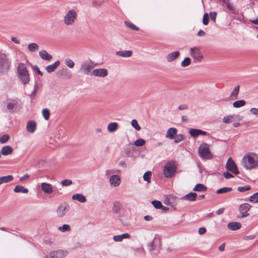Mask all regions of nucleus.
Wrapping results in <instances>:
<instances>
[{"label":"nucleus","instance_id":"obj_38","mask_svg":"<svg viewBox=\"0 0 258 258\" xmlns=\"http://www.w3.org/2000/svg\"><path fill=\"white\" fill-rule=\"evenodd\" d=\"M28 48L30 51H36L38 50L39 46L37 44L35 43H32L28 45Z\"/></svg>","mask_w":258,"mask_h":258},{"label":"nucleus","instance_id":"obj_62","mask_svg":"<svg viewBox=\"0 0 258 258\" xmlns=\"http://www.w3.org/2000/svg\"><path fill=\"white\" fill-rule=\"evenodd\" d=\"M29 178V175L28 174H24L22 177L20 178V181H23Z\"/></svg>","mask_w":258,"mask_h":258},{"label":"nucleus","instance_id":"obj_49","mask_svg":"<svg viewBox=\"0 0 258 258\" xmlns=\"http://www.w3.org/2000/svg\"><path fill=\"white\" fill-rule=\"evenodd\" d=\"M65 64L70 68H73L74 67V62L70 58H67L65 60Z\"/></svg>","mask_w":258,"mask_h":258},{"label":"nucleus","instance_id":"obj_1","mask_svg":"<svg viewBox=\"0 0 258 258\" xmlns=\"http://www.w3.org/2000/svg\"><path fill=\"white\" fill-rule=\"evenodd\" d=\"M242 164L247 170L256 168L258 166V154L254 153H248L243 156Z\"/></svg>","mask_w":258,"mask_h":258},{"label":"nucleus","instance_id":"obj_6","mask_svg":"<svg viewBox=\"0 0 258 258\" xmlns=\"http://www.w3.org/2000/svg\"><path fill=\"white\" fill-rule=\"evenodd\" d=\"M200 156L205 159H212L213 158L211 154L209 145L206 143L202 144L199 148Z\"/></svg>","mask_w":258,"mask_h":258},{"label":"nucleus","instance_id":"obj_3","mask_svg":"<svg viewBox=\"0 0 258 258\" xmlns=\"http://www.w3.org/2000/svg\"><path fill=\"white\" fill-rule=\"evenodd\" d=\"M18 78L23 84H27L30 81V77L26 65L24 63L19 64L18 69Z\"/></svg>","mask_w":258,"mask_h":258},{"label":"nucleus","instance_id":"obj_8","mask_svg":"<svg viewBox=\"0 0 258 258\" xmlns=\"http://www.w3.org/2000/svg\"><path fill=\"white\" fill-rule=\"evenodd\" d=\"M96 66L94 62L91 59L84 61L81 65L79 71L88 75L91 70Z\"/></svg>","mask_w":258,"mask_h":258},{"label":"nucleus","instance_id":"obj_39","mask_svg":"<svg viewBox=\"0 0 258 258\" xmlns=\"http://www.w3.org/2000/svg\"><path fill=\"white\" fill-rule=\"evenodd\" d=\"M174 139V142L176 143H178L184 140L185 139V137L183 134H176Z\"/></svg>","mask_w":258,"mask_h":258},{"label":"nucleus","instance_id":"obj_11","mask_svg":"<svg viewBox=\"0 0 258 258\" xmlns=\"http://www.w3.org/2000/svg\"><path fill=\"white\" fill-rule=\"evenodd\" d=\"M226 169L234 173V174H239V172L238 170L237 167L234 162V161L231 159V158H229L226 163Z\"/></svg>","mask_w":258,"mask_h":258},{"label":"nucleus","instance_id":"obj_10","mask_svg":"<svg viewBox=\"0 0 258 258\" xmlns=\"http://www.w3.org/2000/svg\"><path fill=\"white\" fill-rule=\"evenodd\" d=\"M56 76L57 77L63 79H70L72 77L71 72L67 68L58 71L56 73Z\"/></svg>","mask_w":258,"mask_h":258},{"label":"nucleus","instance_id":"obj_31","mask_svg":"<svg viewBox=\"0 0 258 258\" xmlns=\"http://www.w3.org/2000/svg\"><path fill=\"white\" fill-rule=\"evenodd\" d=\"M14 177L13 175H9L7 176L0 177V185L3 183H8L13 180Z\"/></svg>","mask_w":258,"mask_h":258},{"label":"nucleus","instance_id":"obj_29","mask_svg":"<svg viewBox=\"0 0 258 258\" xmlns=\"http://www.w3.org/2000/svg\"><path fill=\"white\" fill-rule=\"evenodd\" d=\"M240 89V86L237 85L233 89V91L230 94V97L232 100H235L237 98Z\"/></svg>","mask_w":258,"mask_h":258},{"label":"nucleus","instance_id":"obj_60","mask_svg":"<svg viewBox=\"0 0 258 258\" xmlns=\"http://www.w3.org/2000/svg\"><path fill=\"white\" fill-rule=\"evenodd\" d=\"M188 106L187 104H182L178 106V109L182 110H185L188 109Z\"/></svg>","mask_w":258,"mask_h":258},{"label":"nucleus","instance_id":"obj_57","mask_svg":"<svg viewBox=\"0 0 258 258\" xmlns=\"http://www.w3.org/2000/svg\"><path fill=\"white\" fill-rule=\"evenodd\" d=\"M224 175L226 179H230L233 177V175L228 171L224 172Z\"/></svg>","mask_w":258,"mask_h":258},{"label":"nucleus","instance_id":"obj_14","mask_svg":"<svg viewBox=\"0 0 258 258\" xmlns=\"http://www.w3.org/2000/svg\"><path fill=\"white\" fill-rule=\"evenodd\" d=\"M18 101L16 100H9L7 103V109L10 113L15 112L17 109Z\"/></svg>","mask_w":258,"mask_h":258},{"label":"nucleus","instance_id":"obj_45","mask_svg":"<svg viewBox=\"0 0 258 258\" xmlns=\"http://www.w3.org/2000/svg\"><path fill=\"white\" fill-rule=\"evenodd\" d=\"M249 201L253 203H258V192L254 193L249 197Z\"/></svg>","mask_w":258,"mask_h":258},{"label":"nucleus","instance_id":"obj_23","mask_svg":"<svg viewBox=\"0 0 258 258\" xmlns=\"http://www.w3.org/2000/svg\"><path fill=\"white\" fill-rule=\"evenodd\" d=\"M177 132V130L176 128L170 127L167 130L166 137L170 139H173L176 136Z\"/></svg>","mask_w":258,"mask_h":258},{"label":"nucleus","instance_id":"obj_64","mask_svg":"<svg viewBox=\"0 0 258 258\" xmlns=\"http://www.w3.org/2000/svg\"><path fill=\"white\" fill-rule=\"evenodd\" d=\"M224 210H225V209L222 208H220L219 209H218L217 211H216V214L217 215H221L222 214H223L224 212Z\"/></svg>","mask_w":258,"mask_h":258},{"label":"nucleus","instance_id":"obj_42","mask_svg":"<svg viewBox=\"0 0 258 258\" xmlns=\"http://www.w3.org/2000/svg\"><path fill=\"white\" fill-rule=\"evenodd\" d=\"M189 133L191 136L193 137H197L200 135V130L190 128L189 131Z\"/></svg>","mask_w":258,"mask_h":258},{"label":"nucleus","instance_id":"obj_21","mask_svg":"<svg viewBox=\"0 0 258 258\" xmlns=\"http://www.w3.org/2000/svg\"><path fill=\"white\" fill-rule=\"evenodd\" d=\"M39 54L40 57L43 60L50 61L52 58L51 55L49 54L46 50H40Z\"/></svg>","mask_w":258,"mask_h":258},{"label":"nucleus","instance_id":"obj_20","mask_svg":"<svg viewBox=\"0 0 258 258\" xmlns=\"http://www.w3.org/2000/svg\"><path fill=\"white\" fill-rule=\"evenodd\" d=\"M180 55L178 51H175L167 55L166 58L168 62H172L177 58Z\"/></svg>","mask_w":258,"mask_h":258},{"label":"nucleus","instance_id":"obj_34","mask_svg":"<svg viewBox=\"0 0 258 258\" xmlns=\"http://www.w3.org/2000/svg\"><path fill=\"white\" fill-rule=\"evenodd\" d=\"M118 126V123L115 122H111L108 125L107 130L109 132H113L117 129Z\"/></svg>","mask_w":258,"mask_h":258},{"label":"nucleus","instance_id":"obj_55","mask_svg":"<svg viewBox=\"0 0 258 258\" xmlns=\"http://www.w3.org/2000/svg\"><path fill=\"white\" fill-rule=\"evenodd\" d=\"M211 20L214 22H216L217 16V13L215 12H211L209 14Z\"/></svg>","mask_w":258,"mask_h":258},{"label":"nucleus","instance_id":"obj_48","mask_svg":"<svg viewBox=\"0 0 258 258\" xmlns=\"http://www.w3.org/2000/svg\"><path fill=\"white\" fill-rule=\"evenodd\" d=\"M42 114L45 120H48L50 116V112L48 109L45 108L42 110Z\"/></svg>","mask_w":258,"mask_h":258},{"label":"nucleus","instance_id":"obj_63","mask_svg":"<svg viewBox=\"0 0 258 258\" xmlns=\"http://www.w3.org/2000/svg\"><path fill=\"white\" fill-rule=\"evenodd\" d=\"M123 152L124 153L126 156H130V149L128 148H126L124 149Z\"/></svg>","mask_w":258,"mask_h":258},{"label":"nucleus","instance_id":"obj_18","mask_svg":"<svg viewBox=\"0 0 258 258\" xmlns=\"http://www.w3.org/2000/svg\"><path fill=\"white\" fill-rule=\"evenodd\" d=\"M42 190L46 194H50L53 192L52 185L47 183L43 182L41 184Z\"/></svg>","mask_w":258,"mask_h":258},{"label":"nucleus","instance_id":"obj_27","mask_svg":"<svg viewBox=\"0 0 258 258\" xmlns=\"http://www.w3.org/2000/svg\"><path fill=\"white\" fill-rule=\"evenodd\" d=\"M27 130L28 132L33 133L35 132L36 127V124L34 121H29L27 124Z\"/></svg>","mask_w":258,"mask_h":258},{"label":"nucleus","instance_id":"obj_25","mask_svg":"<svg viewBox=\"0 0 258 258\" xmlns=\"http://www.w3.org/2000/svg\"><path fill=\"white\" fill-rule=\"evenodd\" d=\"M131 237V235L128 233H123L121 235H115L113 237V239L114 241L120 242L123 239H127Z\"/></svg>","mask_w":258,"mask_h":258},{"label":"nucleus","instance_id":"obj_43","mask_svg":"<svg viewBox=\"0 0 258 258\" xmlns=\"http://www.w3.org/2000/svg\"><path fill=\"white\" fill-rule=\"evenodd\" d=\"M191 63V59L189 57H185L181 62L182 67H186Z\"/></svg>","mask_w":258,"mask_h":258},{"label":"nucleus","instance_id":"obj_52","mask_svg":"<svg viewBox=\"0 0 258 258\" xmlns=\"http://www.w3.org/2000/svg\"><path fill=\"white\" fill-rule=\"evenodd\" d=\"M72 183V181L71 179H64L61 182V184L64 186H69L71 185Z\"/></svg>","mask_w":258,"mask_h":258},{"label":"nucleus","instance_id":"obj_41","mask_svg":"<svg viewBox=\"0 0 258 258\" xmlns=\"http://www.w3.org/2000/svg\"><path fill=\"white\" fill-rule=\"evenodd\" d=\"M146 143L145 140L143 139H139L135 141L134 143V145L137 147H141L144 146Z\"/></svg>","mask_w":258,"mask_h":258},{"label":"nucleus","instance_id":"obj_30","mask_svg":"<svg viewBox=\"0 0 258 258\" xmlns=\"http://www.w3.org/2000/svg\"><path fill=\"white\" fill-rule=\"evenodd\" d=\"M13 152V148L10 146H5L1 150V153L5 156L10 155Z\"/></svg>","mask_w":258,"mask_h":258},{"label":"nucleus","instance_id":"obj_16","mask_svg":"<svg viewBox=\"0 0 258 258\" xmlns=\"http://www.w3.org/2000/svg\"><path fill=\"white\" fill-rule=\"evenodd\" d=\"M241 116L238 115L233 114L224 116L223 118V121L225 123H228L235 120H241Z\"/></svg>","mask_w":258,"mask_h":258},{"label":"nucleus","instance_id":"obj_40","mask_svg":"<svg viewBox=\"0 0 258 258\" xmlns=\"http://www.w3.org/2000/svg\"><path fill=\"white\" fill-rule=\"evenodd\" d=\"M152 175L151 171H146L143 175V179L145 181L150 183L151 181V176Z\"/></svg>","mask_w":258,"mask_h":258},{"label":"nucleus","instance_id":"obj_7","mask_svg":"<svg viewBox=\"0 0 258 258\" xmlns=\"http://www.w3.org/2000/svg\"><path fill=\"white\" fill-rule=\"evenodd\" d=\"M77 18V12L72 9L69 10L63 18V22L66 25H72Z\"/></svg>","mask_w":258,"mask_h":258},{"label":"nucleus","instance_id":"obj_12","mask_svg":"<svg viewBox=\"0 0 258 258\" xmlns=\"http://www.w3.org/2000/svg\"><path fill=\"white\" fill-rule=\"evenodd\" d=\"M191 55L198 61H200L203 58V55L200 52V49L198 47H191L190 49Z\"/></svg>","mask_w":258,"mask_h":258},{"label":"nucleus","instance_id":"obj_19","mask_svg":"<svg viewBox=\"0 0 258 258\" xmlns=\"http://www.w3.org/2000/svg\"><path fill=\"white\" fill-rule=\"evenodd\" d=\"M197 197V194L196 192H190L183 197H181V200H186L190 202L195 201Z\"/></svg>","mask_w":258,"mask_h":258},{"label":"nucleus","instance_id":"obj_33","mask_svg":"<svg viewBox=\"0 0 258 258\" xmlns=\"http://www.w3.org/2000/svg\"><path fill=\"white\" fill-rule=\"evenodd\" d=\"M207 190V187L201 183L197 184L193 189V190L196 191H205Z\"/></svg>","mask_w":258,"mask_h":258},{"label":"nucleus","instance_id":"obj_51","mask_svg":"<svg viewBox=\"0 0 258 258\" xmlns=\"http://www.w3.org/2000/svg\"><path fill=\"white\" fill-rule=\"evenodd\" d=\"M9 136L7 134L3 135L0 137V142L1 143H6L9 140Z\"/></svg>","mask_w":258,"mask_h":258},{"label":"nucleus","instance_id":"obj_59","mask_svg":"<svg viewBox=\"0 0 258 258\" xmlns=\"http://www.w3.org/2000/svg\"><path fill=\"white\" fill-rule=\"evenodd\" d=\"M198 232L199 234H204L206 232V229L205 227H200L199 228Z\"/></svg>","mask_w":258,"mask_h":258},{"label":"nucleus","instance_id":"obj_46","mask_svg":"<svg viewBox=\"0 0 258 258\" xmlns=\"http://www.w3.org/2000/svg\"><path fill=\"white\" fill-rule=\"evenodd\" d=\"M151 203L157 209H160L161 208H162V204L160 201L154 200L152 201Z\"/></svg>","mask_w":258,"mask_h":258},{"label":"nucleus","instance_id":"obj_56","mask_svg":"<svg viewBox=\"0 0 258 258\" xmlns=\"http://www.w3.org/2000/svg\"><path fill=\"white\" fill-rule=\"evenodd\" d=\"M31 66L32 67L33 69L36 72V73L40 75V76L43 75V73L40 71V70L37 66H33V65L31 64Z\"/></svg>","mask_w":258,"mask_h":258},{"label":"nucleus","instance_id":"obj_22","mask_svg":"<svg viewBox=\"0 0 258 258\" xmlns=\"http://www.w3.org/2000/svg\"><path fill=\"white\" fill-rule=\"evenodd\" d=\"M241 227V224L238 222H231L227 225V227L231 230L235 231L239 229Z\"/></svg>","mask_w":258,"mask_h":258},{"label":"nucleus","instance_id":"obj_36","mask_svg":"<svg viewBox=\"0 0 258 258\" xmlns=\"http://www.w3.org/2000/svg\"><path fill=\"white\" fill-rule=\"evenodd\" d=\"M245 104V101L244 100H239L235 101L233 103V106L235 108H239L243 106Z\"/></svg>","mask_w":258,"mask_h":258},{"label":"nucleus","instance_id":"obj_4","mask_svg":"<svg viewBox=\"0 0 258 258\" xmlns=\"http://www.w3.org/2000/svg\"><path fill=\"white\" fill-rule=\"evenodd\" d=\"M177 170V165L174 161H168L164 166L163 174L166 178L173 177Z\"/></svg>","mask_w":258,"mask_h":258},{"label":"nucleus","instance_id":"obj_9","mask_svg":"<svg viewBox=\"0 0 258 258\" xmlns=\"http://www.w3.org/2000/svg\"><path fill=\"white\" fill-rule=\"evenodd\" d=\"M251 207V205L248 203L241 204L238 208L240 215H237V217L238 218H243L248 217L249 216V214L247 212L250 210Z\"/></svg>","mask_w":258,"mask_h":258},{"label":"nucleus","instance_id":"obj_28","mask_svg":"<svg viewBox=\"0 0 258 258\" xmlns=\"http://www.w3.org/2000/svg\"><path fill=\"white\" fill-rule=\"evenodd\" d=\"M72 198L74 200H77L82 203H85L86 201V199L85 196L80 194L73 195Z\"/></svg>","mask_w":258,"mask_h":258},{"label":"nucleus","instance_id":"obj_32","mask_svg":"<svg viewBox=\"0 0 258 258\" xmlns=\"http://www.w3.org/2000/svg\"><path fill=\"white\" fill-rule=\"evenodd\" d=\"M14 191L15 192H22L27 194L28 192V189L22 185H18L15 186V188L14 189Z\"/></svg>","mask_w":258,"mask_h":258},{"label":"nucleus","instance_id":"obj_17","mask_svg":"<svg viewBox=\"0 0 258 258\" xmlns=\"http://www.w3.org/2000/svg\"><path fill=\"white\" fill-rule=\"evenodd\" d=\"M109 182L111 185L117 187L120 183V178L119 175H113L110 177Z\"/></svg>","mask_w":258,"mask_h":258},{"label":"nucleus","instance_id":"obj_50","mask_svg":"<svg viewBox=\"0 0 258 258\" xmlns=\"http://www.w3.org/2000/svg\"><path fill=\"white\" fill-rule=\"evenodd\" d=\"M251 188V187L249 185H247L245 186H239L237 188V190L240 192H244L246 190H250Z\"/></svg>","mask_w":258,"mask_h":258},{"label":"nucleus","instance_id":"obj_47","mask_svg":"<svg viewBox=\"0 0 258 258\" xmlns=\"http://www.w3.org/2000/svg\"><path fill=\"white\" fill-rule=\"evenodd\" d=\"M131 125L133 127H134L137 131H140L141 130V127L139 125L137 120L135 119H134L131 121Z\"/></svg>","mask_w":258,"mask_h":258},{"label":"nucleus","instance_id":"obj_5","mask_svg":"<svg viewBox=\"0 0 258 258\" xmlns=\"http://www.w3.org/2000/svg\"><path fill=\"white\" fill-rule=\"evenodd\" d=\"M11 61L5 53L0 52V73H7L10 67Z\"/></svg>","mask_w":258,"mask_h":258},{"label":"nucleus","instance_id":"obj_35","mask_svg":"<svg viewBox=\"0 0 258 258\" xmlns=\"http://www.w3.org/2000/svg\"><path fill=\"white\" fill-rule=\"evenodd\" d=\"M121 208V204L119 202H116L114 203L112 211L114 213H118Z\"/></svg>","mask_w":258,"mask_h":258},{"label":"nucleus","instance_id":"obj_2","mask_svg":"<svg viewBox=\"0 0 258 258\" xmlns=\"http://www.w3.org/2000/svg\"><path fill=\"white\" fill-rule=\"evenodd\" d=\"M147 246L152 255H157L161 249L162 243L160 237L157 234L155 235L153 240L148 243Z\"/></svg>","mask_w":258,"mask_h":258},{"label":"nucleus","instance_id":"obj_54","mask_svg":"<svg viewBox=\"0 0 258 258\" xmlns=\"http://www.w3.org/2000/svg\"><path fill=\"white\" fill-rule=\"evenodd\" d=\"M58 229L61 231H67L70 230V226L68 224H64L61 227H59Z\"/></svg>","mask_w":258,"mask_h":258},{"label":"nucleus","instance_id":"obj_15","mask_svg":"<svg viewBox=\"0 0 258 258\" xmlns=\"http://www.w3.org/2000/svg\"><path fill=\"white\" fill-rule=\"evenodd\" d=\"M92 74L96 77H105L108 75V71L106 69H96L93 70Z\"/></svg>","mask_w":258,"mask_h":258},{"label":"nucleus","instance_id":"obj_24","mask_svg":"<svg viewBox=\"0 0 258 258\" xmlns=\"http://www.w3.org/2000/svg\"><path fill=\"white\" fill-rule=\"evenodd\" d=\"M132 50H121L116 52V55L122 57H129L132 55Z\"/></svg>","mask_w":258,"mask_h":258},{"label":"nucleus","instance_id":"obj_26","mask_svg":"<svg viewBox=\"0 0 258 258\" xmlns=\"http://www.w3.org/2000/svg\"><path fill=\"white\" fill-rule=\"evenodd\" d=\"M59 64L60 61L59 60H57L54 63L47 66L45 68V70L48 73H52L55 70Z\"/></svg>","mask_w":258,"mask_h":258},{"label":"nucleus","instance_id":"obj_37","mask_svg":"<svg viewBox=\"0 0 258 258\" xmlns=\"http://www.w3.org/2000/svg\"><path fill=\"white\" fill-rule=\"evenodd\" d=\"M232 190V188L231 187H223V188L218 189L216 191V193L217 194H224V193H227V192H230Z\"/></svg>","mask_w":258,"mask_h":258},{"label":"nucleus","instance_id":"obj_44","mask_svg":"<svg viewBox=\"0 0 258 258\" xmlns=\"http://www.w3.org/2000/svg\"><path fill=\"white\" fill-rule=\"evenodd\" d=\"M124 23H125V25L128 28H130L131 29H132L133 30L138 31L139 30V28L138 27H137L134 24H133V23H132L131 22L125 21Z\"/></svg>","mask_w":258,"mask_h":258},{"label":"nucleus","instance_id":"obj_58","mask_svg":"<svg viewBox=\"0 0 258 258\" xmlns=\"http://www.w3.org/2000/svg\"><path fill=\"white\" fill-rule=\"evenodd\" d=\"M250 112L252 114L258 117V108H252L250 109Z\"/></svg>","mask_w":258,"mask_h":258},{"label":"nucleus","instance_id":"obj_53","mask_svg":"<svg viewBox=\"0 0 258 258\" xmlns=\"http://www.w3.org/2000/svg\"><path fill=\"white\" fill-rule=\"evenodd\" d=\"M209 21V16L207 13H205L203 18V23L205 25H208Z\"/></svg>","mask_w":258,"mask_h":258},{"label":"nucleus","instance_id":"obj_61","mask_svg":"<svg viewBox=\"0 0 258 258\" xmlns=\"http://www.w3.org/2000/svg\"><path fill=\"white\" fill-rule=\"evenodd\" d=\"M37 89H38V87H37V86L36 85H35V86H34V88L33 89V91L32 92V93H31V94L30 95V96L31 97H33L35 96L36 93L37 91Z\"/></svg>","mask_w":258,"mask_h":258},{"label":"nucleus","instance_id":"obj_13","mask_svg":"<svg viewBox=\"0 0 258 258\" xmlns=\"http://www.w3.org/2000/svg\"><path fill=\"white\" fill-rule=\"evenodd\" d=\"M69 206L67 204H62L59 206L56 210V213L59 217H62L66 215L67 211H68Z\"/></svg>","mask_w":258,"mask_h":258}]
</instances>
